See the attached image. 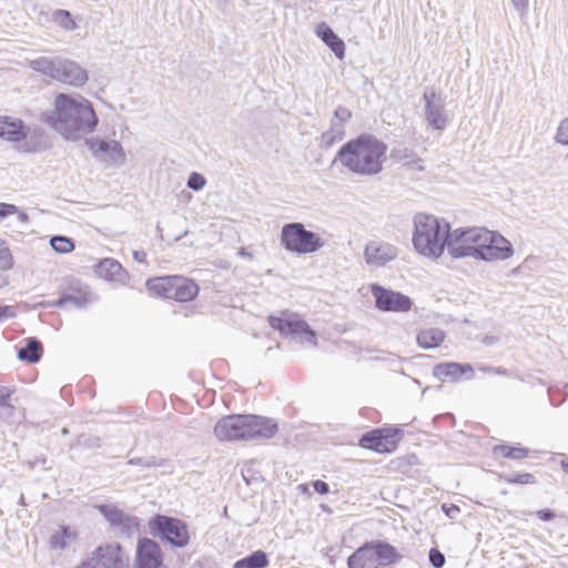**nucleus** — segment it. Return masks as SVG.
<instances>
[{"label":"nucleus","instance_id":"f257e3e1","mask_svg":"<svg viewBox=\"0 0 568 568\" xmlns=\"http://www.w3.org/2000/svg\"><path fill=\"white\" fill-rule=\"evenodd\" d=\"M447 251L454 258L471 256L485 262L506 261L515 252L505 236L485 227H458L450 231Z\"/></svg>","mask_w":568,"mask_h":568},{"label":"nucleus","instance_id":"f03ea898","mask_svg":"<svg viewBox=\"0 0 568 568\" xmlns=\"http://www.w3.org/2000/svg\"><path fill=\"white\" fill-rule=\"evenodd\" d=\"M41 120L68 140L91 133L98 124V116L88 100L65 93L55 97L53 110L43 113Z\"/></svg>","mask_w":568,"mask_h":568},{"label":"nucleus","instance_id":"7ed1b4c3","mask_svg":"<svg viewBox=\"0 0 568 568\" xmlns=\"http://www.w3.org/2000/svg\"><path fill=\"white\" fill-rule=\"evenodd\" d=\"M387 145L372 134H361L344 143L336 153L335 162L351 173L373 176L382 172L386 161Z\"/></svg>","mask_w":568,"mask_h":568},{"label":"nucleus","instance_id":"20e7f679","mask_svg":"<svg viewBox=\"0 0 568 568\" xmlns=\"http://www.w3.org/2000/svg\"><path fill=\"white\" fill-rule=\"evenodd\" d=\"M278 430L277 423L258 415H227L219 419L214 434L219 440L270 439Z\"/></svg>","mask_w":568,"mask_h":568},{"label":"nucleus","instance_id":"39448f33","mask_svg":"<svg viewBox=\"0 0 568 568\" xmlns=\"http://www.w3.org/2000/svg\"><path fill=\"white\" fill-rule=\"evenodd\" d=\"M450 225L434 215L419 213L414 219L413 244L426 256L437 258L448 247Z\"/></svg>","mask_w":568,"mask_h":568},{"label":"nucleus","instance_id":"423d86ee","mask_svg":"<svg viewBox=\"0 0 568 568\" xmlns=\"http://www.w3.org/2000/svg\"><path fill=\"white\" fill-rule=\"evenodd\" d=\"M281 243L291 253L310 254L315 253L324 246L321 236L306 230L300 222L286 223L281 230Z\"/></svg>","mask_w":568,"mask_h":568},{"label":"nucleus","instance_id":"0eeeda50","mask_svg":"<svg viewBox=\"0 0 568 568\" xmlns=\"http://www.w3.org/2000/svg\"><path fill=\"white\" fill-rule=\"evenodd\" d=\"M149 528L153 537L160 538L172 547L184 548L190 542L189 526L179 518L158 514L150 519Z\"/></svg>","mask_w":568,"mask_h":568},{"label":"nucleus","instance_id":"6e6552de","mask_svg":"<svg viewBox=\"0 0 568 568\" xmlns=\"http://www.w3.org/2000/svg\"><path fill=\"white\" fill-rule=\"evenodd\" d=\"M77 568H130V557L118 542L100 545Z\"/></svg>","mask_w":568,"mask_h":568},{"label":"nucleus","instance_id":"1a4fd4ad","mask_svg":"<svg viewBox=\"0 0 568 568\" xmlns=\"http://www.w3.org/2000/svg\"><path fill=\"white\" fill-rule=\"evenodd\" d=\"M268 323L272 328L278 331L284 336H291L301 343L316 345V334L310 325L296 314L283 312L281 316L271 315Z\"/></svg>","mask_w":568,"mask_h":568},{"label":"nucleus","instance_id":"9d476101","mask_svg":"<svg viewBox=\"0 0 568 568\" xmlns=\"http://www.w3.org/2000/svg\"><path fill=\"white\" fill-rule=\"evenodd\" d=\"M31 134L39 138L40 142L37 146L29 148L28 150L36 152L47 146V140L41 129H34L31 132L30 128L26 126L21 119L0 115V138L2 140L18 143L30 138L31 141Z\"/></svg>","mask_w":568,"mask_h":568},{"label":"nucleus","instance_id":"9b49d317","mask_svg":"<svg viewBox=\"0 0 568 568\" xmlns=\"http://www.w3.org/2000/svg\"><path fill=\"white\" fill-rule=\"evenodd\" d=\"M400 434L399 428H376L362 435L359 445L377 453H392L397 448Z\"/></svg>","mask_w":568,"mask_h":568},{"label":"nucleus","instance_id":"f8f14e48","mask_svg":"<svg viewBox=\"0 0 568 568\" xmlns=\"http://www.w3.org/2000/svg\"><path fill=\"white\" fill-rule=\"evenodd\" d=\"M371 292L375 298V305L379 311L407 312L412 308V300L400 292L385 288L379 284H372Z\"/></svg>","mask_w":568,"mask_h":568},{"label":"nucleus","instance_id":"ddd939ff","mask_svg":"<svg viewBox=\"0 0 568 568\" xmlns=\"http://www.w3.org/2000/svg\"><path fill=\"white\" fill-rule=\"evenodd\" d=\"M423 99L425 102L424 116L428 126L444 131L449 121L444 100L434 90H426Z\"/></svg>","mask_w":568,"mask_h":568},{"label":"nucleus","instance_id":"4468645a","mask_svg":"<svg viewBox=\"0 0 568 568\" xmlns=\"http://www.w3.org/2000/svg\"><path fill=\"white\" fill-rule=\"evenodd\" d=\"M135 568H165L160 545L150 538H142L136 546Z\"/></svg>","mask_w":568,"mask_h":568},{"label":"nucleus","instance_id":"2eb2a0df","mask_svg":"<svg viewBox=\"0 0 568 568\" xmlns=\"http://www.w3.org/2000/svg\"><path fill=\"white\" fill-rule=\"evenodd\" d=\"M398 255V248L384 241H369L364 250L365 262L375 267L385 266Z\"/></svg>","mask_w":568,"mask_h":568},{"label":"nucleus","instance_id":"dca6fc26","mask_svg":"<svg viewBox=\"0 0 568 568\" xmlns=\"http://www.w3.org/2000/svg\"><path fill=\"white\" fill-rule=\"evenodd\" d=\"M85 144L99 161L114 163L124 160L123 149L118 141L91 138L85 140Z\"/></svg>","mask_w":568,"mask_h":568},{"label":"nucleus","instance_id":"f3484780","mask_svg":"<svg viewBox=\"0 0 568 568\" xmlns=\"http://www.w3.org/2000/svg\"><path fill=\"white\" fill-rule=\"evenodd\" d=\"M53 80L72 87H81L88 81V73L79 63L59 58Z\"/></svg>","mask_w":568,"mask_h":568},{"label":"nucleus","instance_id":"a211bd4d","mask_svg":"<svg viewBox=\"0 0 568 568\" xmlns=\"http://www.w3.org/2000/svg\"><path fill=\"white\" fill-rule=\"evenodd\" d=\"M95 301L94 294L90 291L89 286L81 282H73L68 291L63 293L58 301L53 303L57 307H63L67 304H72L78 308L88 306Z\"/></svg>","mask_w":568,"mask_h":568},{"label":"nucleus","instance_id":"6ab92c4d","mask_svg":"<svg viewBox=\"0 0 568 568\" xmlns=\"http://www.w3.org/2000/svg\"><path fill=\"white\" fill-rule=\"evenodd\" d=\"M98 508L111 526L120 527L123 531H130L133 527H138L135 517L124 514L115 506L100 505Z\"/></svg>","mask_w":568,"mask_h":568},{"label":"nucleus","instance_id":"aec40b11","mask_svg":"<svg viewBox=\"0 0 568 568\" xmlns=\"http://www.w3.org/2000/svg\"><path fill=\"white\" fill-rule=\"evenodd\" d=\"M469 373L471 378L474 376V368L470 364H460L456 362L437 364L433 368V375L438 379L450 378L457 382L463 374Z\"/></svg>","mask_w":568,"mask_h":568},{"label":"nucleus","instance_id":"412c9836","mask_svg":"<svg viewBox=\"0 0 568 568\" xmlns=\"http://www.w3.org/2000/svg\"><path fill=\"white\" fill-rule=\"evenodd\" d=\"M172 296L171 300L178 302L192 301L199 294V285L190 278L183 276H172Z\"/></svg>","mask_w":568,"mask_h":568},{"label":"nucleus","instance_id":"4be33fe9","mask_svg":"<svg viewBox=\"0 0 568 568\" xmlns=\"http://www.w3.org/2000/svg\"><path fill=\"white\" fill-rule=\"evenodd\" d=\"M316 34L334 52L337 59L342 60L344 58L345 43L327 23H318Z\"/></svg>","mask_w":568,"mask_h":568},{"label":"nucleus","instance_id":"5701e85b","mask_svg":"<svg viewBox=\"0 0 568 568\" xmlns=\"http://www.w3.org/2000/svg\"><path fill=\"white\" fill-rule=\"evenodd\" d=\"M95 273L99 277L110 282L124 283L128 274L122 265L113 258H104L95 266Z\"/></svg>","mask_w":568,"mask_h":568},{"label":"nucleus","instance_id":"b1692460","mask_svg":"<svg viewBox=\"0 0 568 568\" xmlns=\"http://www.w3.org/2000/svg\"><path fill=\"white\" fill-rule=\"evenodd\" d=\"M348 568H377L378 562L373 552V547L369 542L359 547L347 559Z\"/></svg>","mask_w":568,"mask_h":568},{"label":"nucleus","instance_id":"393cba45","mask_svg":"<svg viewBox=\"0 0 568 568\" xmlns=\"http://www.w3.org/2000/svg\"><path fill=\"white\" fill-rule=\"evenodd\" d=\"M444 331L435 327L424 328L416 336L418 346L424 349L436 348L444 342Z\"/></svg>","mask_w":568,"mask_h":568},{"label":"nucleus","instance_id":"a878e982","mask_svg":"<svg viewBox=\"0 0 568 568\" xmlns=\"http://www.w3.org/2000/svg\"><path fill=\"white\" fill-rule=\"evenodd\" d=\"M77 538V532L69 526H60L50 537L49 545L53 550H63Z\"/></svg>","mask_w":568,"mask_h":568},{"label":"nucleus","instance_id":"bb28decb","mask_svg":"<svg viewBox=\"0 0 568 568\" xmlns=\"http://www.w3.org/2000/svg\"><path fill=\"white\" fill-rule=\"evenodd\" d=\"M373 547V552L379 565H389L398 559L396 548L388 542L381 540L369 542Z\"/></svg>","mask_w":568,"mask_h":568},{"label":"nucleus","instance_id":"cd10ccee","mask_svg":"<svg viewBox=\"0 0 568 568\" xmlns=\"http://www.w3.org/2000/svg\"><path fill=\"white\" fill-rule=\"evenodd\" d=\"M42 344L36 337H30L23 347L18 351V358L31 364L38 363L42 356Z\"/></svg>","mask_w":568,"mask_h":568},{"label":"nucleus","instance_id":"c85d7f7f","mask_svg":"<svg viewBox=\"0 0 568 568\" xmlns=\"http://www.w3.org/2000/svg\"><path fill=\"white\" fill-rule=\"evenodd\" d=\"M172 284V276H162L148 280L146 287L152 294L171 300Z\"/></svg>","mask_w":568,"mask_h":568},{"label":"nucleus","instance_id":"c756f323","mask_svg":"<svg viewBox=\"0 0 568 568\" xmlns=\"http://www.w3.org/2000/svg\"><path fill=\"white\" fill-rule=\"evenodd\" d=\"M268 565L267 554L256 550L234 562L233 568H264Z\"/></svg>","mask_w":568,"mask_h":568},{"label":"nucleus","instance_id":"7c9ffc66","mask_svg":"<svg viewBox=\"0 0 568 568\" xmlns=\"http://www.w3.org/2000/svg\"><path fill=\"white\" fill-rule=\"evenodd\" d=\"M58 57L48 58V57H39L37 59L29 61V67L39 73H42L47 77L53 79L54 72H57Z\"/></svg>","mask_w":568,"mask_h":568},{"label":"nucleus","instance_id":"2f4dec72","mask_svg":"<svg viewBox=\"0 0 568 568\" xmlns=\"http://www.w3.org/2000/svg\"><path fill=\"white\" fill-rule=\"evenodd\" d=\"M52 21L68 32L78 29V23L72 18L71 12L64 9L54 10L52 12Z\"/></svg>","mask_w":568,"mask_h":568},{"label":"nucleus","instance_id":"473e14b6","mask_svg":"<svg viewBox=\"0 0 568 568\" xmlns=\"http://www.w3.org/2000/svg\"><path fill=\"white\" fill-rule=\"evenodd\" d=\"M12 390L7 386L0 385V417L9 419L13 416L14 406L10 403Z\"/></svg>","mask_w":568,"mask_h":568},{"label":"nucleus","instance_id":"72a5a7b5","mask_svg":"<svg viewBox=\"0 0 568 568\" xmlns=\"http://www.w3.org/2000/svg\"><path fill=\"white\" fill-rule=\"evenodd\" d=\"M494 452L496 454H500L505 458H510V459H516V460L523 459V458L527 457V455H528V450L526 448L513 447V446H508V445L496 446L494 448Z\"/></svg>","mask_w":568,"mask_h":568},{"label":"nucleus","instance_id":"f704fd0d","mask_svg":"<svg viewBox=\"0 0 568 568\" xmlns=\"http://www.w3.org/2000/svg\"><path fill=\"white\" fill-rule=\"evenodd\" d=\"M50 245L58 253H69L74 248L72 240L63 235L52 236Z\"/></svg>","mask_w":568,"mask_h":568},{"label":"nucleus","instance_id":"c9c22d12","mask_svg":"<svg viewBox=\"0 0 568 568\" xmlns=\"http://www.w3.org/2000/svg\"><path fill=\"white\" fill-rule=\"evenodd\" d=\"M13 265L14 260L7 242L0 239V270L9 271Z\"/></svg>","mask_w":568,"mask_h":568},{"label":"nucleus","instance_id":"e433bc0d","mask_svg":"<svg viewBox=\"0 0 568 568\" xmlns=\"http://www.w3.org/2000/svg\"><path fill=\"white\" fill-rule=\"evenodd\" d=\"M503 480L514 485H534L535 476L530 473L503 475Z\"/></svg>","mask_w":568,"mask_h":568},{"label":"nucleus","instance_id":"4c0bfd02","mask_svg":"<svg viewBox=\"0 0 568 568\" xmlns=\"http://www.w3.org/2000/svg\"><path fill=\"white\" fill-rule=\"evenodd\" d=\"M398 159L399 160H403L405 161V165L412 170H416V171H423L424 170V165L422 164V160L420 159H415V155L412 151L405 149L403 151V154L398 155Z\"/></svg>","mask_w":568,"mask_h":568},{"label":"nucleus","instance_id":"58836bf2","mask_svg":"<svg viewBox=\"0 0 568 568\" xmlns=\"http://www.w3.org/2000/svg\"><path fill=\"white\" fill-rule=\"evenodd\" d=\"M206 184L205 178L197 172H192L187 179V187L193 191H201Z\"/></svg>","mask_w":568,"mask_h":568},{"label":"nucleus","instance_id":"ea45409f","mask_svg":"<svg viewBox=\"0 0 568 568\" xmlns=\"http://www.w3.org/2000/svg\"><path fill=\"white\" fill-rule=\"evenodd\" d=\"M128 464L139 465L144 468L159 467L162 465L154 456L131 458Z\"/></svg>","mask_w":568,"mask_h":568},{"label":"nucleus","instance_id":"a19ab883","mask_svg":"<svg viewBox=\"0 0 568 568\" xmlns=\"http://www.w3.org/2000/svg\"><path fill=\"white\" fill-rule=\"evenodd\" d=\"M557 143L568 145V118L560 121L555 135Z\"/></svg>","mask_w":568,"mask_h":568},{"label":"nucleus","instance_id":"79ce46f5","mask_svg":"<svg viewBox=\"0 0 568 568\" xmlns=\"http://www.w3.org/2000/svg\"><path fill=\"white\" fill-rule=\"evenodd\" d=\"M428 559L434 568H443L446 562L444 554L438 548H430Z\"/></svg>","mask_w":568,"mask_h":568},{"label":"nucleus","instance_id":"37998d69","mask_svg":"<svg viewBox=\"0 0 568 568\" xmlns=\"http://www.w3.org/2000/svg\"><path fill=\"white\" fill-rule=\"evenodd\" d=\"M351 118H352V112L347 108L339 105L334 111V116L332 120H335L336 122H341L342 125L345 126V123L348 122L351 120Z\"/></svg>","mask_w":568,"mask_h":568},{"label":"nucleus","instance_id":"c03bdc74","mask_svg":"<svg viewBox=\"0 0 568 568\" xmlns=\"http://www.w3.org/2000/svg\"><path fill=\"white\" fill-rule=\"evenodd\" d=\"M337 142H339V140L337 138H335V135H333L332 133H329L327 130L325 132L322 133L321 135V141H320V145L321 148H324V149H329L332 148L334 144H336Z\"/></svg>","mask_w":568,"mask_h":568},{"label":"nucleus","instance_id":"a18cd8bd","mask_svg":"<svg viewBox=\"0 0 568 568\" xmlns=\"http://www.w3.org/2000/svg\"><path fill=\"white\" fill-rule=\"evenodd\" d=\"M327 131L335 135V138H337L339 141H342L345 136V126L335 120H331V126Z\"/></svg>","mask_w":568,"mask_h":568},{"label":"nucleus","instance_id":"49530a36","mask_svg":"<svg viewBox=\"0 0 568 568\" xmlns=\"http://www.w3.org/2000/svg\"><path fill=\"white\" fill-rule=\"evenodd\" d=\"M18 213V206L10 203L0 202V222L9 215Z\"/></svg>","mask_w":568,"mask_h":568},{"label":"nucleus","instance_id":"de8ad7c7","mask_svg":"<svg viewBox=\"0 0 568 568\" xmlns=\"http://www.w3.org/2000/svg\"><path fill=\"white\" fill-rule=\"evenodd\" d=\"M16 312L12 306L0 305V322L6 318H13Z\"/></svg>","mask_w":568,"mask_h":568},{"label":"nucleus","instance_id":"09e8293b","mask_svg":"<svg viewBox=\"0 0 568 568\" xmlns=\"http://www.w3.org/2000/svg\"><path fill=\"white\" fill-rule=\"evenodd\" d=\"M313 488L316 493L321 494V495H325L329 491V486L327 483L323 481V480H315L313 481Z\"/></svg>","mask_w":568,"mask_h":568},{"label":"nucleus","instance_id":"8fccbe9b","mask_svg":"<svg viewBox=\"0 0 568 568\" xmlns=\"http://www.w3.org/2000/svg\"><path fill=\"white\" fill-rule=\"evenodd\" d=\"M444 513L452 519L456 518V516L460 513V509L456 505H443L442 506Z\"/></svg>","mask_w":568,"mask_h":568},{"label":"nucleus","instance_id":"3c124183","mask_svg":"<svg viewBox=\"0 0 568 568\" xmlns=\"http://www.w3.org/2000/svg\"><path fill=\"white\" fill-rule=\"evenodd\" d=\"M513 6L515 9L520 13L524 14L527 11L528 8V0H511Z\"/></svg>","mask_w":568,"mask_h":568},{"label":"nucleus","instance_id":"603ef678","mask_svg":"<svg viewBox=\"0 0 568 568\" xmlns=\"http://www.w3.org/2000/svg\"><path fill=\"white\" fill-rule=\"evenodd\" d=\"M537 517L542 521H549L555 517V514L550 509H541L537 511Z\"/></svg>","mask_w":568,"mask_h":568},{"label":"nucleus","instance_id":"864d4df0","mask_svg":"<svg viewBox=\"0 0 568 568\" xmlns=\"http://www.w3.org/2000/svg\"><path fill=\"white\" fill-rule=\"evenodd\" d=\"M146 254L144 251H134L133 258L140 263L145 262Z\"/></svg>","mask_w":568,"mask_h":568},{"label":"nucleus","instance_id":"5fc2aeb1","mask_svg":"<svg viewBox=\"0 0 568 568\" xmlns=\"http://www.w3.org/2000/svg\"><path fill=\"white\" fill-rule=\"evenodd\" d=\"M17 214H18V216H17V217H18V221H19L20 223H27V222H29V215H28L26 212H19V211H18V213H17Z\"/></svg>","mask_w":568,"mask_h":568},{"label":"nucleus","instance_id":"6e6d98bb","mask_svg":"<svg viewBox=\"0 0 568 568\" xmlns=\"http://www.w3.org/2000/svg\"><path fill=\"white\" fill-rule=\"evenodd\" d=\"M494 374H497V375H507V369L503 368V367H494Z\"/></svg>","mask_w":568,"mask_h":568},{"label":"nucleus","instance_id":"4d7b16f0","mask_svg":"<svg viewBox=\"0 0 568 568\" xmlns=\"http://www.w3.org/2000/svg\"><path fill=\"white\" fill-rule=\"evenodd\" d=\"M89 440L91 442L89 444V446H94V447H99L100 446V439L98 437H92Z\"/></svg>","mask_w":568,"mask_h":568},{"label":"nucleus","instance_id":"13d9d810","mask_svg":"<svg viewBox=\"0 0 568 568\" xmlns=\"http://www.w3.org/2000/svg\"><path fill=\"white\" fill-rule=\"evenodd\" d=\"M239 255L244 256V257H250V258L252 257V254H251V253H248V252H247L245 248H243V247H242V248H240V251H239Z\"/></svg>","mask_w":568,"mask_h":568},{"label":"nucleus","instance_id":"bf43d9fd","mask_svg":"<svg viewBox=\"0 0 568 568\" xmlns=\"http://www.w3.org/2000/svg\"><path fill=\"white\" fill-rule=\"evenodd\" d=\"M8 285V280L6 276L3 275H0V288L4 287Z\"/></svg>","mask_w":568,"mask_h":568},{"label":"nucleus","instance_id":"052dcab7","mask_svg":"<svg viewBox=\"0 0 568 568\" xmlns=\"http://www.w3.org/2000/svg\"><path fill=\"white\" fill-rule=\"evenodd\" d=\"M479 369L484 373H494V367L490 366H481Z\"/></svg>","mask_w":568,"mask_h":568},{"label":"nucleus","instance_id":"680f3d73","mask_svg":"<svg viewBox=\"0 0 568 568\" xmlns=\"http://www.w3.org/2000/svg\"><path fill=\"white\" fill-rule=\"evenodd\" d=\"M561 468L566 474H568V462L567 460L561 462Z\"/></svg>","mask_w":568,"mask_h":568},{"label":"nucleus","instance_id":"e2e57ef3","mask_svg":"<svg viewBox=\"0 0 568 568\" xmlns=\"http://www.w3.org/2000/svg\"><path fill=\"white\" fill-rule=\"evenodd\" d=\"M186 234H187V232L185 231V232H183V234L178 235L174 240H175V241H179V240H181V239H182V236H184V235H186Z\"/></svg>","mask_w":568,"mask_h":568},{"label":"nucleus","instance_id":"0e129e2a","mask_svg":"<svg viewBox=\"0 0 568 568\" xmlns=\"http://www.w3.org/2000/svg\"><path fill=\"white\" fill-rule=\"evenodd\" d=\"M19 503H20L21 505H24V497H23V495H21V496H20V500H19Z\"/></svg>","mask_w":568,"mask_h":568},{"label":"nucleus","instance_id":"69168bd1","mask_svg":"<svg viewBox=\"0 0 568 568\" xmlns=\"http://www.w3.org/2000/svg\"><path fill=\"white\" fill-rule=\"evenodd\" d=\"M156 231H158V232H161V231H162L159 224L156 225Z\"/></svg>","mask_w":568,"mask_h":568},{"label":"nucleus","instance_id":"338daca9","mask_svg":"<svg viewBox=\"0 0 568 568\" xmlns=\"http://www.w3.org/2000/svg\"><path fill=\"white\" fill-rule=\"evenodd\" d=\"M565 387H566V388H568V383L566 384V386H565Z\"/></svg>","mask_w":568,"mask_h":568}]
</instances>
